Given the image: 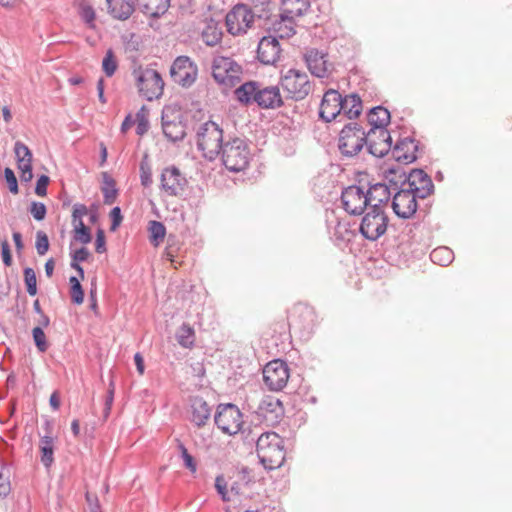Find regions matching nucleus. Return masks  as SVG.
<instances>
[{"label": "nucleus", "mask_w": 512, "mask_h": 512, "mask_svg": "<svg viewBox=\"0 0 512 512\" xmlns=\"http://www.w3.org/2000/svg\"><path fill=\"white\" fill-rule=\"evenodd\" d=\"M254 18L248 4H237L226 15L227 31L234 36L244 34L251 27Z\"/></svg>", "instance_id": "15"}, {"label": "nucleus", "mask_w": 512, "mask_h": 512, "mask_svg": "<svg viewBox=\"0 0 512 512\" xmlns=\"http://www.w3.org/2000/svg\"><path fill=\"white\" fill-rule=\"evenodd\" d=\"M341 202L344 210L351 215H362L370 206L369 197L362 186L350 185L341 194Z\"/></svg>", "instance_id": "16"}, {"label": "nucleus", "mask_w": 512, "mask_h": 512, "mask_svg": "<svg viewBox=\"0 0 512 512\" xmlns=\"http://www.w3.org/2000/svg\"><path fill=\"white\" fill-rule=\"evenodd\" d=\"M249 9L253 15L259 19L268 20L271 17V6L270 0H249Z\"/></svg>", "instance_id": "37"}, {"label": "nucleus", "mask_w": 512, "mask_h": 512, "mask_svg": "<svg viewBox=\"0 0 512 512\" xmlns=\"http://www.w3.org/2000/svg\"><path fill=\"white\" fill-rule=\"evenodd\" d=\"M196 144L206 160L214 161L225 144L222 128L211 120L200 124L196 130Z\"/></svg>", "instance_id": "4"}, {"label": "nucleus", "mask_w": 512, "mask_h": 512, "mask_svg": "<svg viewBox=\"0 0 512 512\" xmlns=\"http://www.w3.org/2000/svg\"><path fill=\"white\" fill-rule=\"evenodd\" d=\"M109 216L111 219L110 231L115 232L119 228L123 220L121 208L119 206L113 207L110 211Z\"/></svg>", "instance_id": "54"}, {"label": "nucleus", "mask_w": 512, "mask_h": 512, "mask_svg": "<svg viewBox=\"0 0 512 512\" xmlns=\"http://www.w3.org/2000/svg\"><path fill=\"white\" fill-rule=\"evenodd\" d=\"M290 377V369L286 361L274 359L263 368V381L270 391H281Z\"/></svg>", "instance_id": "12"}, {"label": "nucleus", "mask_w": 512, "mask_h": 512, "mask_svg": "<svg viewBox=\"0 0 512 512\" xmlns=\"http://www.w3.org/2000/svg\"><path fill=\"white\" fill-rule=\"evenodd\" d=\"M139 94L148 101L158 99L163 94L164 81L161 74L150 68L134 71Z\"/></svg>", "instance_id": "10"}, {"label": "nucleus", "mask_w": 512, "mask_h": 512, "mask_svg": "<svg viewBox=\"0 0 512 512\" xmlns=\"http://www.w3.org/2000/svg\"><path fill=\"white\" fill-rule=\"evenodd\" d=\"M107 13L115 20H128L136 9L134 0H105Z\"/></svg>", "instance_id": "26"}, {"label": "nucleus", "mask_w": 512, "mask_h": 512, "mask_svg": "<svg viewBox=\"0 0 512 512\" xmlns=\"http://www.w3.org/2000/svg\"><path fill=\"white\" fill-rule=\"evenodd\" d=\"M45 430L47 433L51 431V423L45 422ZM40 460L45 468L49 469L54 463V438L46 434L40 438L39 441Z\"/></svg>", "instance_id": "29"}, {"label": "nucleus", "mask_w": 512, "mask_h": 512, "mask_svg": "<svg viewBox=\"0 0 512 512\" xmlns=\"http://www.w3.org/2000/svg\"><path fill=\"white\" fill-rule=\"evenodd\" d=\"M78 14L81 20L86 24L89 29H95L96 13L94 8L90 4L81 3L79 5Z\"/></svg>", "instance_id": "39"}, {"label": "nucleus", "mask_w": 512, "mask_h": 512, "mask_svg": "<svg viewBox=\"0 0 512 512\" xmlns=\"http://www.w3.org/2000/svg\"><path fill=\"white\" fill-rule=\"evenodd\" d=\"M149 241L154 246H159L166 236L165 225L157 220H151L148 224Z\"/></svg>", "instance_id": "36"}, {"label": "nucleus", "mask_w": 512, "mask_h": 512, "mask_svg": "<svg viewBox=\"0 0 512 512\" xmlns=\"http://www.w3.org/2000/svg\"><path fill=\"white\" fill-rule=\"evenodd\" d=\"M103 187H102V193H103V201L106 205H111L115 202L116 197L118 195V189L116 188V182L115 180L109 176L108 173H103Z\"/></svg>", "instance_id": "34"}, {"label": "nucleus", "mask_w": 512, "mask_h": 512, "mask_svg": "<svg viewBox=\"0 0 512 512\" xmlns=\"http://www.w3.org/2000/svg\"><path fill=\"white\" fill-rule=\"evenodd\" d=\"M162 131L171 142L182 141L186 136V124L184 116L171 106H164L161 114Z\"/></svg>", "instance_id": "11"}, {"label": "nucleus", "mask_w": 512, "mask_h": 512, "mask_svg": "<svg viewBox=\"0 0 512 512\" xmlns=\"http://www.w3.org/2000/svg\"><path fill=\"white\" fill-rule=\"evenodd\" d=\"M419 150V143L412 137L399 139L395 145H391L393 158L403 164L414 163L417 160L416 152Z\"/></svg>", "instance_id": "22"}, {"label": "nucleus", "mask_w": 512, "mask_h": 512, "mask_svg": "<svg viewBox=\"0 0 512 512\" xmlns=\"http://www.w3.org/2000/svg\"><path fill=\"white\" fill-rule=\"evenodd\" d=\"M32 338L37 350L40 353H44L48 350L49 343L41 326H36L32 329Z\"/></svg>", "instance_id": "44"}, {"label": "nucleus", "mask_w": 512, "mask_h": 512, "mask_svg": "<svg viewBox=\"0 0 512 512\" xmlns=\"http://www.w3.org/2000/svg\"><path fill=\"white\" fill-rule=\"evenodd\" d=\"M220 155L223 165L231 172H240L248 166L249 151L241 138L235 137L225 142Z\"/></svg>", "instance_id": "5"}, {"label": "nucleus", "mask_w": 512, "mask_h": 512, "mask_svg": "<svg viewBox=\"0 0 512 512\" xmlns=\"http://www.w3.org/2000/svg\"><path fill=\"white\" fill-rule=\"evenodd\" d=\"M136 6L144 15L152 18H161L169 9L171 0H134Z\"/></svg>", "instance_id": "27"}, {"label": "nucleus", "mask_w": 512, "mask_h": 512, "mask_svg": "<svg viewBox=\"0 0 512 512\" xmlns=\"http://www.w3.org/2000/svg\"><path fill=\"white\" fill-rule=\"evenodd\" d=\"M160 188L169 196L179 195L187 184L186 178L176 166L166 167L160 176Z\"/></svg>", "instance_id": "20"}, {"label": "nucleus", "mask_w": 512, "mask_h": 512, "mask_svg": "<svg viewBox=\"0 0 512 512\" xmlns=\"http://www.w3.org/2000/svg\"><path fill=\"white\" fill-rule=\"evenodd\" d=\"M388 221L383 208L371 207L362 217L359 232L365 239L376 241L385 234Z\"/></svg>", "instance_id": "9"}, {"label": "nucleus", "mask_w": 512, "mask_h": 512, "mask_svg": "<svg viewBox=\"0 0 512 512\" xmlns=\"http://www.w3.org/2000/svg\"><path fill=\"white\" fill-rule=\"evenodd\" d=\"M102 69L107 77L113 76L117 69V61H116L113 51L111 49H109L106 52V54L102 60Z\"/></svg>", "instance_id": "46"}, {"label": "nucleus", "mask_w": 512, "mask_h": 512, "mask_svg": "<svg viewBox=\"0 0 512 512\" xmlns=\"http://www.w3.org/2000/svg\"><path fill=\"white\" fill-rule=\"evenodd\" d=\"M24 275V283L26 286V291L30 296H35L38 292L37 289V278L36 273L33 268L25 267L23 269Z\"/></svg>", "instance_id": "42"}, {"label": "nucleus", "mask_w": 512, "mask_h": 512, "mask_svg": "<svg viewBox=\"0 0 512 512\" xmlns=\"http://www.w3.org/2000/svg\"><path fill=\"white\" fill-rule=\"evenodd\" d=\"M86 500L90 504V512H102L100 502L97 496H95L94 500L92 501L90 495L87 493Z\"/></svg>", "instance_id": "63"}, {"label": "nucleus", "mask_w": 512, "mask_h": 512, "mask_svg": "<svg viewBox=\"0 0 512 512\" xmlns=\"http://www.w3.org/2000/svg\"><path fill=\"white\" fill-rule=\"evenodd\" d=\"M149 126L150 125L148 119L139 120L137 122L136 133L140 136L144 135L145 133H147Z\"/></svg>", "instance_id": "64"}, {"label": "nucleus", "mask_w": 512, "mask_h": 512, "mask_svg": "<svg viewBox=\"0 0 512 512\" xmlns=\"http://www.w3.org/2000/svg\"><path fill=\"white\" fill-rule=\"evenodd\" d=\"M256 413L266 420L278 421L284 414V408L278 398L266 395L259 402Z\"/></svg>", "instance_id": "24"}, {"label": "nucleus", "mask_w": 512, "mask_h": 512, "mask_svg": "<svg viewBox=\"0 0 512 512\" xmlns=\"http://www.w3.org/2000/svg\"><path fill=\"white\" fill-rule=\"evenodd\" d=\"M29 212L36 221H42L47 214V207L44 203L32 201L30 204Z\"/></svg>", "instance_id": "50"}, {"label": "nucleus", "mask_w": 512, "mask_h": 512, "mask_svg": "<svg viewBox=\"0 0 512 512\" xmlns=\"http://www.w3.org/2000/svg\"><path fill=\"white\" fill-rule=\"evenodd\" d=\"M430 259L433 263L445 267L454 260V252L447 246H440L431 251Z\"/></svg>", "instance_id": "33"}, {"label": "nucleus", "mask_w": 512, "mask_h": 512, "mask_svg": "<svg viewBox=\"0 0 512 512\" xmlns=\"http://www.w3.org/2000/svg\"><path fill=\"white\" fill-rule=\"evenodd\" d=\"M1 257L5 266L9 267L12 265L11 249L7 240L1 242Z\"/></svg>", "instance_id": "61"}, {"label": "nucleus", "mask_w": 512, "mask_h": 512, "mask_svg": "<svg viewBox=\"0 0 512 512\" xmlns=\"http://www.w3.org/2000/svg\"><path fill=\"white\" fill-rule=\"evenodd\" d=\"M14 152L17 162L32 161V152L29 147L21 141H16Z\"/></svg>", "instance_id": "47"}, {"label": "nucleus", "mask_w": 512, "mask_h": 512, "mask_svg": "<svg viewBox=\"0 0 512 512\" xmlns=\"http://www.w3.org/2000/svg\"><path fill=\"white\" fill-rule=\"evenodd\" d=\"M11 492V484L9 477L0 481V500L5 499Z\"/></svg>", "instance_id": "62"}, {"label": "nucleus", "mask_w": 512, "mask_h": 512, "mask_svg": "<svg viewBox=\"0 0 512 512\" xmlns=\"http://www.w3.org/2000/svg\"><path fill=\"white\" fill-rule=\"evenodd\" d=\"M303 59L308 70L313 76L324 78L328 76L329 64L328 53L317 48H307L303 54Z\"/></svg>", "instance_id": "19"}, {"label": "nucleus", "mask_w": 512, "mask_h": 512, "mask_svg": "<svg viewBox=\"0 0 512 512\" xmlns=\"http://www.w3.org/2000/svg\"><path fill=\"white\" fill-rule=\"evenodd\" d=\"M433 182L431 177L420 168H414L409 171V187H416Z\"/></svg>", "instance_id": "40"}, {"label": "nucleus", "mask_w": 512, "mask_h": 512, "mask_svg": "<svg viewBox=\"0 0 512 512\" xmlns=\"http://www.w3.org/2000/svg\"><path fill=\"white\" fill-rule=\"evenodd\" d=\"M49 246H50V244H49V238H48L47 234L42 230L37 231L36 243H35L37 253L40 256L45 255L49 250Z\"/></svg>", "instance_id": "49"}, {"label": "nucleus", "mask_w": 512, "mask_h": 512, "mask_svg": "<svg viewBox=\"0 0 512 512\" xmlns=\"http://www.w3.org/2000/svg\"><path fill=\"white\" fill-rule=\"evenodd\" d=\"M214 423L224 434H245L243 414L237 405L233 403H220L216 408Z\"/></svg>", "instance_id": "6"}, {"label": "nucleus", "mask_w": 512, "mask_h": 512, "mask_svg": "<svg viewBox=\"0 0 512 512\" xmlns=\"http://www.w3.org/2000/svg\"><path fill=\"white\" fill-rule=\"evenodd\" d=\"M178 344L183 348H192L195 344V331L188 323H183L175 334Z\"/></svg>", "instance_id": "31"}, {"label": "nucleus", "mask_w": 512, "mask_h": 512, "mask_svg": "<svg viewBox=\"0 0 512 512\" xmlns=\"http://www.w3.org/2000/svg\"><path fill=\"white\" fill-rule=\"evenodd\" d=\"M366 148L367 152L377 158H383L390 152L388 144L377 142L370 133L357 122H349L341 129L338 137V150L342 158L351 159Z\"/></svg>", "instance_id": "1"}, {"label": "nucleus", "mask_w": 512, "mask_h": 512, "mask_svg": "<svg viewBox=\"0 0 512 512\" xmlns=\"http://www.w3.org/2000/svg\"><path fill=\"white\" fill-rule=\"evenodd\" d=\"M178 449L180 451L181 458L183 459L185 468H187L192 473L196 472L197 464L194 457L188 452L185 445L180 441L178 442Z\"/></svg>", "instance_id": "48"}, {"label": "nucleus", "mask_w": 512, "mask_h": 512, "mask_svg": "<svg viewBox=\"0 0 512 512\" xmlns=\"http://www.w3.org/2000/svg\"><path fill=\"white\" fill-rule=\"evenodd\" d=\"M70 257H71V262H75V264L81 263V262H85L89 259L90 252L86 247L82 246L74 251H71Z\"/></svg>", "instance_id": "57"}, {"label": "nucleus", "mask_w": 512, "mask_h": 512, "mask_svg": "<svg viewBox=\"0 0 512 512\" xmlns=\"http://www.w3.org/2000/svg\"><path fill=\"white\" fill-rule=\"evenodd\" d=\"M140 182L144 187H149L152 184V171L148 163V156L145 155L139 165Z\"/></svg>", "instance_id": "45"}, {"label": "nucleus", "mask_w": 512, "mask_h": 512, "mask_svg": "<svg viewBox=\"0 0 512 512\" xmlns=\"http://www.w3.org/2000/svg\"><path fill=\"white\" fill-rule=\"evenodd\" d=\"M278 37L267 35L260 39L257 47V59L264 65L276 66L282 54Z\"/></svg>", "instance_id": "18"}, {"label": "nucleus", "mask_w": 512, "mask_h": 512, "mask_svg": "<svg viewBox=\"0 0 512 512\" xmlns=\"http://www.w3.org/2000/svg\"><path fill=\"white\" fill-rule=\"evenodd\" d=\"M342 95L334 89L327 90L320 103L319 118L329 123L341 114Z\"/></svg>", "instance_id": "21"}, {"label": "nucleus", "mask_w": 512, "mask_h": 512, "mask_svg": "<svg viewBox=\"0 0 512 512\" xmlns=\"http://www.w3.org/2000/svg\"><path fill=\"white\" fill-rule=\"evenodd\" d=\"M412 190V194L416 196L417 199H425L429 195L434 192V184L433 182H428V184L416 186V187H407Z\"/></svg>", "instance_id": "51"}, {"label": "nucleus", "mask_w": 512, "mask_h": 512, "mask_svg": "<svg viewBox=\"0 0 512 512\" xmlns=\"http://www.w3.org/2000/svg\"><path fill=\"white\" fill-rule=\"evenodd\" d=\"M106 248V237L103 229H98L95 238V251L99 254L105 253Z\"/></svg>", "instance_id": "59"}, {"label": "nucleus", "mask_w": 512, "mask_h": 512, "mask_svg": "<svg viewBox=\"0 0 512 512\" xmlns=\"http://www.w3.org/2000/svg\"><path fill=\"white\" fill-rule=\"evenodd\" d=\"M342 103L340 104L341 113L349 119L353 120L358 118L362 113V99L357 93H351L350 95L342 96Z\"/></svg>", "instance_id": "30"}, {"label": "nucleus", "mask_w": 512, "mask_h": 512, "mask_svg": "<svg viewBox=\"0 0 512 512\" xmlns=\"http://www.w3.org/2000/svg\"><path fill=\"white\" fill-rule=\"evenodd\" d=\"M288 321L291 329L298 332L301 338L308 340L316 328L317 315L313 307L297 304L293 307Z\"/></svg>", "instance_id": "8"}, {"label": "nucleus", "mask_w": 512, "mask_h": 512, "mask_svg": "<svg viewBox=\"0 0 512 512\" xmlns=\"http://www.w3.org/2000/svg\"><path fill=\"white\" fill-rule=\"evenodd\" d=\"M73 232H74V235H73V238L86 245V244H89L92 240V234H91V230L88 226H86L84 224V222H80V224H73Z\"/></svg>", "instance_id": "41"}, {"label": "nucleus", "mask_w": 512, "mask_h": 512, "mask_svg": "<svg viewBox=\"0 0 512 512\" xmlns=\"http://www.w3.org/2000/svg\"><path fill=\"white\" fill-rule=\"evenodd\" d=\"M189 408L190 422L198 428L205 426L210 419L212 412L208 403L200 396H190Z\"/></svg>", "instance_id": "23"}, {"label": "nucleus", "mask_w": 512, "mask_h": 512, "mask_svg": "<svg viewBox=\"0 0 512 512\" xmlns=\"http://www.w3.org/2000/svg\"><path fill=\"white\" fill-rule=\"evenodd\" d=\"M239 103L248 106L257 104L261 109H277L284 105L278 86H263L258 81H248L241 84L234 91Z\"/></svg>", "instance_id": "2"}, {"label": "nucleus", "mask_w": 512, "mask_h": 512, "mask_svg": "<svg viewBox=\"0 0 512 512\" xmlns=\"http://www.w3.org/2000/svg\"><path fill=\"white\" fill-rule=\"evenodd\" d=\"M202 41L210 47L218 44L222 38V31L218 28L217 23L211 20L201 33Z\"/></svg>", "instance_id": "32"}, {"label": "nucleus", "mask_w": 512, "mask_h": 512, "mask_svg": "<svg viewBox=\"0 0 512 512\" xmlns=\"http://www.w3.org/2000/svg\"><path fill=\"white\" fill-rule=\"evenodd\" d=\"M219 67L223 68V71L227 74L228 79L231 81L234 78H238L241 73V66L235 62L232 58L221 57L218 59Z\"/></svg>", "instance_id": "38"}, {"label": "nucleus", "mask_w": 512, "mask_h": 512, "mask_svg": "<svg viewBox=\"0 0 512 512\" xmlns=\"http://www.w3.org/2000/svg\"><path fill=\"white\" fill-rule=\"evenodd\" d=\"M4 178H5V181L7 182L9 191L12 194H18L19 193L18 181H17L14 171L11 168L6 167L4 169Z\"/></svg>", "instance_id": "52"}, {"label": "nucleus", "mask_w": 512, "mask_h": 512, "mask_svg": "<svg viewBox=\"0 0 512 512\" xmlns=\"http://www.w3.org/2000/svg\"><path fill=\"white\" fill-rule=\"evenodd\" d=\"M391 207L394 214L400 219H410L415 215L418 209L416 196L412 194V190L408 188L397 190L393 193Z\"/></svg>", "instance_id": "17"}, {"label": "nucleus", "mask_w": 512, "mask_h": 512, "mask_svg": "<svg viewBox=\"0 0 512 512\" xmlns=\"http://www.w3.org/2000/svg\"><path fill=\"white\" fill-rule=\"evenodd\" d=\"M368 189L366 190L367 197H369L370 208L378 207L383 208V204H387L391 197H393V191L390 189L387 183L377 182L369 183Z\"/></svg>", "instance_id": "25"}, {"label": "nucleus", "mask_w": 512, "mask_h": 512, "mask_svg": "<svg viewBox=\"0 0 512 512\" xmlns=\"http://www.w3.org/2000/svg\"><path fill=\"white\" fill-rule=\"evenodd\" d=\"M84 289L82 285L70 288L71 301L75 305H81L84 301Z\"/></svg>", "instance_id": "60"}, {"label": "nucleus", "mask_w": 512, "mask_h": 512, "mask_svg": "<svg viewBox=\"0 0 512 512\" xmlns=\"http://www.w3.org/2000/svg\"><path fill=\"white\" fill-rule=\"evenodd\" d=\"M50 178L48 175L42 174L37 178L35 185V194L44 197L47 195V187L49 185Z\"/></svg>", "instance_id": "55"}, {"label": "nucleus", "mask_w": 512, "mask_h": 512, "mask_svg": "<svg viewBox=\"0 0 512 512\" xmlns=\"http://www.w3.org/2000/svg\"><path fill=\"white\" fill-rule=\"evenodd\" d=\"M279 84L288 93L289 97L295 101L305 99L313 87L307 73L293 68L286 73L281 72Z\"/></svg>", "instance_id": "7"}, {"label": "nucleus", "mask_w": 512, "mask_h": 512, "mask_svg": "<svg viewBox=\"0 0 512 512\" xmlns=\"http://www.w3.org/2000/svg\"><path fill=\"white\" fill-rule=\"evenodd\" d=\"M367 119L368 123L371 125L368 131L370 137L375 139V137L378 136V138H381L380 143L388 144L391 147L392 137L387 129L391 120L389 110L382 105L373 107L369 110Z\"/></svg>", "instance_id": "13"}, {"label": "nucleus", "mask_w": 512, "mask_h": 512, "mask_svg": "<svg viewBox=\"0 0 512 512\" xmlns=\"http://www.w3.org/2000/svg\"><path fill=\"white\" fill-rule=\"evenodd\" d=\"M247 442H256V452L260 463L266 470L280 468L285 461L284 439L276 432L268 431L261 435H252L249 429L244 437Z\"/></svg>", "instance_id": "3"}, {"label": "nucleus", "mask_w": 512, "mask_h": 512, "mask_svg": "<svg viewBox=\"0 0 512 512\" xmlns=\"http://www.w3.org/2000/svg\"><path fill=\"white\" fill-rule=\"evenodd\" d=\"M282 2L285 5H288V4L297 5L299 3H302V6H303V8L286 9L284 11V13H282L280 15V17L283 21L288 20V21L292 22L293 16H297V17L303 16L310 8V0H282Z\"/></svg>", "instance_id": "35"}, {"label": "nucleus", "mask_w": 512, "mask_h": 512, "mask_svg": "<svg viewBox=\"0 0 512 512\" xmlns=\"http://www.w3.org/2000/svg\"><path fill=\"white\" fill-rule=\"evenodd\" d=\"M180 250V241L177 236L169 234L167 237V245L164 251V256L170 262H175L178 251Z\"/></svg>", "instance_id": "43"}, {"label": "nucleus", "mask_w": 512, "mask_h": 512, "mask_svg": "<svg viewBox=\"0 0 512 512\" xmlns=\"http://www.w3.org/2000/svg\"><path fill=\"white\" fill-rule=\"evenodd\" d=\"M89 212V209L85 204L82 203H76L73 205V211H72V224H80V222H83L82 218L83 216L87 215Z\"/></svg>", "instance_id": "53"}, {"label": "nucleus", "mask_w": 512, "mask_h": 512, "mask_svg": "<svg viewBox=\"0 0 512 512\" xmlns=\"http://www.w3.org/2000/svg\"><path fill=\"white\" fill-rule=\"evenodd\" d=\"M384 182L387 183L393 192L408 187L409 172L401 167H389L383 172Z\"/></svg>", "instance_id": "28"}, {"label": "nucleus", "mask_w": 512, "mask_h": 512, "mask_svg": "<svg viewBox=\"0 0 512 512\" xmlns=\"http://www.w3.org/2000/svg\"><path fill=\"white\" fill-rule=\"evenodd\" d=\"M215 488L220 495L222 501L228 502L230 500L227 490V483L222 475H218L215 479Z\"/></svg>", "instance_id": "56"}, {"label": "nucleus", "mask_w": 512, "mask_h": 512, "mask_svg": "<svg viewBox=\"0 0 512 512\" xmlns=\"http://www.w3.org/2000/svg\"><path fill=\"white\" fill-rule=\"evenodd\" d=\"M198 75V67L188 56H178L170 68L171 79L183 88L191 87Z\"/></svg>", "instance_id": "14"}, {"label": "nucleus", "mask_w": 512, "mask_h": 512, "mask_svg": "<svg viewBox=\"0 0 512 512\" xmlns=\"http://www.w3.org/2000/svg\"><path fill=\"white\" fill-rule=\"evenodd\" d=\"M212 76L219 84H227L229 80L227 74L223 71V68L219 67L218 59H215L213 62Z\"/></svg>", "instance_id": "58"}]
</instances>
